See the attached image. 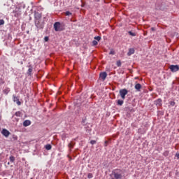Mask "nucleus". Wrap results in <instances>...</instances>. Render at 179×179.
Returning <instances> with one entry per match:
<instances>
[{
  "label": "nucleus",
  "mask_w": 179,
  "mask_h": 179,
  "mask_svg": "<svg viewBox=\"0 0 179 179\" xmlns=\"http://www.w3.org/2000/svg\"><path fill=\"white\" fill-rule=\"evenodd\" d=\"M129 34L130 36H132V37H135V36H136V34H135L134 32H132L131 31H129Z\"/></svg>",
  "instance_id": "f3484780"
},
{
  "label": "nucleus",
  "mask_w": 179,
  "mask_h": 179,
  "mask_svg": "<svg viewBox=\"0 0 179 179\" xmlns=\"http://www.w3.org/2000/svg\"><path fill=\"white\" fill-rule=\"evenodd\" d=\"M3 92L6 94H8V93H9V92H10V90H9V88H6L4 90Z\"/></svg>",
  "instance_id": "aec40b11"
},
{
  "label": "nucleus",
  "mask_w": 179,
  "mask_h": 179,
  "mask_svg": "<svg viewBox=\"0 0 179 179\" xmlns=\"http://www.w3.org/2000/svg\"><path fill=\"white\" fill-rule=\"evenodd\" d=\"M132 54H135V50H134V48H131L129 50L127 55L129 57V56L132 55Z\"/></svg>",
  "instance_id": "f8f14e48"
},
{
  "label": "nucleus",
  "mask_w": 179,
  "mask_h": 179,
  "mask_svg": "<svg viewBox=\"0 0 179 179\" xmlns=\"http://www.w3.org/2000/svg\"><path fill=\"white\" fill-rule=\"evenodd\" d=\"M10 161L12 163H13V162H15V157H13V156L10 157Z\"/></svg>",
  "instance_id": "4be33fe9"
},
{
  "label": "nucleus",
  "mask_w": 179,
  "mask_h": 179,
  "mask_svg": "<svg viewBox=\"0 0 179 179\" xmlns=\"http://www.w3.org/2000/svg\"><path fill=\"white\" fill-rule=\"evenodd\" d=\"M135 89L137 92H141V89H142V85L139 83L135 85Z\"/></svg>",
  "instance_id": "9b49d317"
},
{
  "label": "nucleus",
  "mask_w": 179,
  "mask_h": 179,
  "mask_svg": "<svg viewBox=\"0 0 179 179\" xmlns=\"http://www.w3.org/2000/svg\"><path fill=\"white\" fill-rule=\"evenodd\" d=\"M119 93L122 100H125V95L128 94V90L127 89H122L119 91Z\"/></svg>",
  "instance_id": "7ed1b4c3"
},
{
  "label": "nucleus",
  "mask_w": 179,
  "mask_h": 179,
  "mask_svg": "<svg viewBox=\"0 0 179 179\" xmlns=\"http://www.w3.org/2000/svg\"><path fill=\"white\" fill-rule=\"evenodd\" d=\"M110 55H114L115 54V51H114V50H110V52H109Z\"/></svg>",
  "instance_id": "6ab92c4d"
},
{
  "label": "nucleus",
  "mask_w": 179,
  "mask_h": 179,
  "mask_svg": "<svg viewBox=\"0 0 179 179\" xmlns=\"http://www.w3.org/2000/svg\"><path fill=\"white\" fill-rule=\"evenodd\" d=\"M31 72H33V68H29L28 69V75H31Z\"/></svg>",
  "instance_id": "a211bd4d"
},
{
  "label": "nucleus",
  "mask_w": 179,
  "mask_h": 179,
  "mask_svg": "<svg viewBox=\"0 0 179 179\" xmlns=\"http://www.w3.org/2000/svg\"><path fill=\"white\" fill-rule=\"evenodd\" d=\"M176 157H177V159H179V153H176Z\"/></svg>",
  "instance_id": "2f4dec72"
},
{
  "label": "nucleus",
  "mask_w": 179,
  "mask_h": 179,
  "mask_svg": "<svg viewBox=\"0 0 179 179\" xmlns=\"http://www.w3.org/2000/svg\"><path fill=\"white\" fill-rule=\"evenodd\" d=\"M90 143H91V145H94V144H96V141L92 140V141H90Z\"/></svg>",
  "instance_id": "c85d7f7f"
},
{
  "label": "nucleus",
  "mask_w": 179,
  "mask_h": 179,
  "mask_svg": "<svg viewBox=\"0 0 179 179\" xmlns=\"http://www.w3.org/2000/svg\"><path fill=\"white\" fill-rule=\"evenodd\" d=\"M35 26L37 29H43L44 26L40 23V20H35Z\"/></svg>",
  "instance_id": "39448f33"
},
{
  "label": "nucleus",
  "mask_w": 179,
  "mask_h": 179,
  "mask_svg": "<svg viewBox=\"0 0 179 179\" xmlns=\"http://www.w3.org/2000/svg\"><path fill=\"white\" fill-rule=\"evenodd\" d=\"M15 115H16V117H20V112H16Z\"/></svg>",
  "instance_id": "cd10ccee"
},
{
  "label": "nucleus",
  "mask_w": 179,
  "mask_h": 179,
  "mask_svg": "<svg viewBox=\"0 0 179 179\" xmlns=\"http://www.w3.org/2000/svg\"><path fill=\"white\" fill-rule=\"evenodd\" d=\"M31 122L30 120H25L23 122V125L24 127H29V125H31Z\"/></svg>",
  "instance_id": "ddd939ff"
},
{
  "label": "nucleus",
  "mask_w": 179,
  "mask_h": 179,
  "mask_svg": "<svg viewBox=\"0 0 179 179\" xmlns=\"http://www.w3.org/2000/svg\"><path fill=\"white\" fill-rule=\"evenodd\" d=\"M99 78L103 80H106V78H107V73L106 72L101 73L99 75Z\"/></svg>",
  "instance_id": "1a4fd4ad"
},
{
  "label": "nucleus",
  "mask_w": 179,
  "mask_h": 179,
  "mask_svg": "<svg viewBox=\"0 0 179 179\" xmlns=\"http://www.w3.org/2000/svg\"><path fill=\"white\" fill-rule=\"evenodd\" d=\"M72 179H75V178H72Z\"/></svg>",
  "instance_id": "f704fd0d"
},
{
  "label": "nucleus",
  "mask_w": 179,
  "mask_h": 179,
  "mask_svg": "<svg viewBox=\"0 0 179 179\" xmlns=\"http://www.w3.org/2000/svg\"><path fill=\"white\" fill-rule=\"evenodd\" d=\"M94 38V40H97L98 41H100V40H101V37L100 36H95Z\"/></svg>",
  "instance_id": "5701e85b"
},
{
  "label": "nucleus",
  "mask_w": 179,
  "mask_h": 179,
  "mask_svg": "<svg viewBox=\"0 0 179 179\" xmlns=\"http://www.w3.org/2000/svg\"><path fill=\"white\" fill-rule=\"evenodd\" d=\"M110 177L111 179H122L124 178V171L120 169H115L110 174Z\"/></svg>",
  "instance_id": "f257e3e1"
},
{
  "label": "nucleus",
  "mask_w": 179,
  "mask_h": 179,
  "mask_svg": "<svg viewBox=\"0 0 179 179\" xmlns=\"http://www.w3.org/2000/svg\"><path fill=\"white\" fill-rule=\"evenodd\" d=\"M154 104H155V106H157V107H162V99H158L157 100L155 101Z\"/></svg>",
  "instance_id": "0eeeda50"
},
{
  "label": "nucleus",
  "mask_w": 179,
  "mask_h": 179,
  "mask_svg": "<svg viewBox=\"0 0 179 179\" xmlns=\"http://www.w3.org/2000/svg\"><path fill=\"white\" fill-rule=\"evenodd\" d=\"M175 105H176V102H174V101L171 102V106H175Z\"/></svg>",
  "instance_id": "7c9ffc66"
},
{
  "label": "nucleus",
  "mask_w": 179,
  "mask_h": 179,
  "mask_svg": "<svg viewBox=\"0 0 179 179\" xmlns=\"http://www.w3.org/2000/svg\"><path fill=\"white\" fill-rule=\"evenodd\" d=\"M54 29L55 31H62V30H64V28H62V25H61V23L58 22L54 24Z\"/></svg>",
  "instance_id": "f03ea898"
},
{
  "label": "nucleus",
  "mask_w": 179,
  "mask_h": 179,
  "mask_svg": "<svg viewBox=\"0 0 179 179\" xmlns=\"http://www.w3.org/2000/svg\"><path fill=\"white\" fill-rule=\"evenodd\" d=\"M13 101L16 102L17 106H20V104H22L20 101H19V99L15 95H13Z\"/></svg>",
  "instance_id": "9d476101"
},
{
  "label": "nucleus",
  "mask_w": 179,
  "mask_h": 179,
  "mask_svg": "<svg viewBox=\"0 0 179 179\" xmlns=\"http://www.w3.org/2000/svg\"><path fill=\"white\" fill-rule=\"evenodd\" d=\"M108 143V141H105V146H107Z\"/></svg>",
  "instance_id": "473e14b6"
},
{
  "label": "nucleus",
  "mask_w": 179,
  "mask_h": 179,
  "mask_svg": "<svg viewBox=\"0 0 179 179\" xmlns=\"http://www.w3.org/2000/svg\"><path fill=\"white\" fill-rule=\"evenodd\" d=\"M2 24H5V21L3 20H0V26H2Z\"/></svg>",
  "instance_id": "b1692460"
},
{
  "label": "nucleus",
  "mask_w": 179,
  "mask_h": 179,
  "mask_svg": "<svg viewBox=\"0 0 179 179\" xmlns=\"http://www.w3.org/2000/svg\"><path fill=\"white\" fill-rule=\"evenodd\" d=\"M49 39H50V38H48V36H45V37L44 38V40H45V42L48 41Z\"/></svg>",
  "instance_id": "c756f323"
},
{
  "label": "nucleus",
  "mask_w": 179,
  "mask_h": 179,
  "mask_svg": "<svg viewBox=\"0 0 179 179\" xmlns=\"http://www.w3.org/2000/svg\"><path fill=\"white\" fill-rule=\"evenodd\" d=\"M117 106H122V104H124V101L123 100H117Z\"/></svg>",
  "instance_id": "2eb2a0df"
},
{
  "label": "nucleus",
  "mask_w": 179,
  "mask_h": 179,
  "mask_svg": "<svg viewBox=\"0 0 179 179\" xmlns=\"http://www.w3.org/2000/svg\"><path fill=\"white\" fill-rule=\"evenodd\" d=\"M97 44H99V43L97 42V41H92V45H97Z\"/></svg>",
  "instance_id": "393cba45"
},
{
  "label": "nucleus",
  "mask_w": 179,
  "mask_h": 179,
  "mask_svg": "<svg viewBox=\"0 0 179 179\" xmlns=\"http://www.w3.org/2000/svg\"><path fill=\"white\" fill-rule=\"evenodd\" d=\"M87 177H88V178H93V174L92 173H88Z\"/></svg>",
  "instance_id": "a878e982"
},
{
  "label": "nucleus",
  "mask_w": 179,
  "mask_h": 179,
  "mask_svg": "<svg viewBox=\"0 0 179 179\" xmlns=\"http://www.w3.org/2000/svg\"><path fill=\"white\" fill-rule=\"evenodd\" d=\"M46 150H51L52 146H51L50 144H47L45 146Z\"/></svg>",
  "instance_id": "4468645a"
},
{
  "label": "nucleus",
  "mask_w": 179,
  "mask_h": 179,
  "mask_svg": "<svg viewBox=\"0 0 179 179\" xmlns=\"http://www.w3.org/2000/svg\"><path fill=\"white\" fill-rule=\"evenodd\" d=\"M117 66H121V61L118 60V61L117 62Z\"/></svg>",
  "instance_id": "bb28decb"
},
{
  "label": "nucleus",
  "mask_w": 179,
  "mask_h": 179,
  "mask_svg": "<svg viewBox=\"0 0 179 179\" xmlns=\"http://www.w3.org/2000/svg\"><path fill=\"white\" fill-rule=\"evenodd\" d=\"M151 30H152V31H155V28L152 27V28H151Z\"/></svg>",
  "instance_id": "72a5a7b5"
},
{
  "label": "nucleus",
  "mask_w": 179,
  "mask_h": 179,
  "mask_svg": "<svg viewBox=\"0 0 179 179\" xmlns=\"http://www.w3.org/2000/svg\"><path fill=\"white\" fill-rule=\"evenodd\" d=\"M34 17H35V20H40V19H41V13L38 12H36L34 13Z\"/></svg>",
  "instance_id": "6e6552de"
},
{
  "label": "nucleus",
  "mask_w": 179,
  "mask_h": 179,
  "mask_svg": "<svg viewBox=\"0 0 179 179\" xmlns=\"http://www.w3.org/2000/svg\"><path fill=\"white\" fill-rule=\"evenodd\" d=\"M169 69H171V72H178L179 71L178 65H171L169 66Z\"/></svg>",
  "instance_id": "20e7f679"
},
{
  "label": "nucleus",
  "mask_w": 179,
  "mask_h": 179,
  "mask_svg": "<svg viewBox=\"0 0 179 179\" xmlns=\"http://www.w3.org/2000/svg\"><path fill=\"white\" fill-rule=\"evenodd\" d=\"M1 134L4 136H6V138H8V136H9V135H10V132H9V131H8L6 129H3L1 131Z\"/></svg>",
  "instance_id": "423d86ee"
},
{
  "label": "nucleus",
  "mask_w": 179,
  "mask_h": 179,
  "mask_svg": "<svg viewBox=\"0 0 179 179\" xmlns=\"http://www.w3.org/2000/svg\"><path fill=\"white\" fill-rule=\"evenodd\" d=\"M73 146H75V143H73L72 142L69 143L68 145V147L69 148L70 150L73 148Z\"/></svg>",
  "instance_id": "dca6fc26"
},
{
  "label": "nucleus",
  "mask_w": 179,
  "mask_h": 179,
  "mask_svg": "<svg viewBox=\"0 0 179 179\" xmlns=\"http://www.w3.org/2000/svg\"><path fill=\"white\" fill-rule=\"evenodd\" d=\"M65 15H66V16H71V15H72V13H71V12H69V11H66V12L65 13Z\"/></svg>",
  "instance_id": "412c9836"
}]
</instances>
